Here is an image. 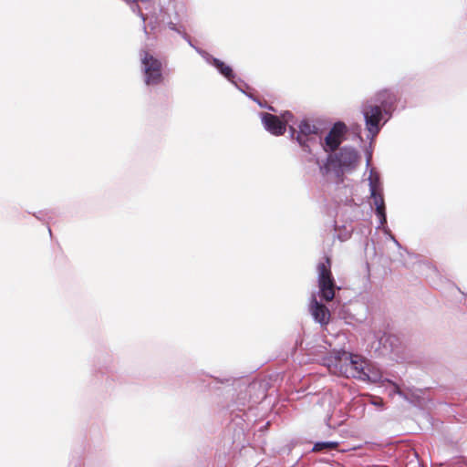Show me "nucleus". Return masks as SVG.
<instances>
[{
	"label": "nucleus",
	"mask_w": 467,
	"mask_h": 467,
	"mask_svg": "<svg viewBox=\"0 0 467 467\" xmlns=\"http://www.w3.org/2000/svg\"><path fill=\"white\" fill-rule=\"evenodd\" d=\"M327 366L333 373L361 379L365 377L368 361L358 355L337 351L327 359Z\"/></svg>",
	"instance_id": "nucleus-1"
},
{
	"label": "nucleus",
	"mask_w": 467,
	"mask_h": 467,
	"mask_svg": "<svg viewBox=\"0 0 467 467\" xmlns=\"http://www.w3.org/2000/svg\"><path fill=\"white\" fill-rule=\"evenodd\" d=\"M395 98L389 90H382L376 95L375 102L368 101L364 105L362 113L368 132L374 137L380 130V121L383 119L382 110L388 113Z\"/></svg>",
	"instance_id": "nucleus-2"
},
{
	"label": "nucleus",
	"mask_w": 467,
	"mask_h": 467,
	"mask_svg": "<svg viewBox=\"0 0 467 467\" xmlns=\"http://www.w3.org/2000/svg\"><path fill=\"white\" fill-rule=\"evenodd\" d=\"M358 162L357 150L351 148H342L338 154L329 155L327 162L320 166L324 176L333 174L336 179L342 181L345 172L353 171Z\"/></svg>",
	"instance_id": "nucleus-3"
},
{
	"label": "nucleus",
	"mask_w": 467,
	"mask_h": 467,
	"mask_svg": "<svg viewBox=\"0 0 467 467\" xmlns=\"http://www.w3.org/2000/svg\"><path fill=\"white\" fill-rule=\"evenodd\" d=\"M368 186L372 204L375 206V212L379 220V226H383L387 222L383 188L379 175L374 169L369 171Z\"/></svg>",
	"instance_id": "nucleus-4"
},
{
	"label": "nucleus",
	"mask_w": 467,
	"mask_h": 467,
	"mask_svg": "<svg viewBox=\"0 0 467 467\" xmlns=\"http://www.w3.org/2000/svg\"><path fill=\"white\" fill-rule=\"evenodd\" d=\"M317 268L319 296L326 301H331L335 296L336 285L330 270V259L327 257Z\"/></svg>",
	"instance_id": "nucleus-5"
},
{
	"label": "nucleus",
	"mask_w": 467,
	"mask_h": 467,
	"mask_svg": "<svg viewBox=\"0 0 467 467\" xmlns=\"http://www.w3.org/2000/svg\"><path fill=\"white\" fill-rule=\"evenodd\" d=\"M347 131V127L343 122H337L326 136L322 144L326 151H334L337 149Z\"/></svg>",
	"instance_id": "nucleus-6"
},
{
	"label": "nucleus",
	"mask_w": 467,
	"mask_h": 467,
	"mask_svg": "<svg viewBox=\"0 0 467 467\" xmlns=\"http://www.w3.org/2000/svg\"><path fill=\"white\" fill-rule=\"evenodd\" d=\"M261 119L265 129L271 134L279 136L285 131V123L279 117L270 113H261Z\"/></svg>",
	"instance_id": "nucleus-7"
},
{
	"label": "nucleus",
	"mask_w": 467,
	"mask_h": 467,
	"mask_svg": "<svg viewBox=\"0 0 467 467\" xmlns=\"http://www.w3.org/2000/svg\"><path fill=\"white\" fill-rule=\"evenodd\" d=\"M298 128L299 130L296 135V140L305 150L308 151L310 150L309 142L311 140L309 136L317 134L318 130L315 125L309 123L306 120H303L299 124Z\"/></svg>",
	"instance_id": "nucleus-8"
},
{
	"label": "nucleus",
	"mask_w": 467,
	"mask_h": 467,
	"mask_svg": "<svg viewBox=\"0 0 467 467\" xmlns=\"http://www.w3.org/2000/svg\"><path fill=\"white\" fill-rule=\"evenodd\" d=\"M309 309L312 317L317 322L320 323L321 325H327L329 322V310L317 300L315 295L312 296Z\"/></svg>",
	"instance_id": "nucleus-9"
},
{
	"label": "nucleus",
	"mask_w": 467,
	"mask_h": 467,
	"mask_svg": "<svg viewBox=\"0 0 467 467\" xmlns=\"http://www.w3.org/2000/svg\"><path fill=\"white\" fill-rule=\"evenodd\" d=\"M148 85L158 84L162 80L161 63L153 58L148 57Z\"/></svg>",
	"instance_id": "nucleus-10"
},
{
	"label": "nucleus",
	"mask_w": 467,
	"mask_h": 467,
	"mask_svg": "<svg viewBox=\"0 0 467 467\" xmlns=\"http://www.w3.org/2000/svg\"><path fill=\"white\" fill-rule=\"evenodd\" d=\"M199 53H201L203 56V57L206 59L208 63L213 64L220 71V73L223 75L228 80H232V78H234L233 70L229 66H226L223 62L220 61L217 58L212 57L208 54H204L201 51H199Z\"/></svg>",
	"instance_id": "nucleus-11"
},
{
	"label": "nucleus",
	"mask_w": 467,
	"mask_h": 467,
	"mask_svg": "<svg viewBox=\"0 0 467 467\" xmlns=\"http://www.w3.org/2000/svg\"><path fill=\"white\" fill-rule=\"evenodd\" d=\"M361 380L371 382H379L382 380V374L379 368L373 367L368 362V368L365 369V377Z\"/></svg>",
	"instance_id": "nucleus-12"
},
{
	"label": "nucleus",
	"mask_w": 467,
	"mask_h": 467,
	"mask_svg": "<svg viewBox=\"0 0 467 467\" xmlns=\"http://www.w3.org/2000/svg\"><path fill=\"white\" fill-rule=\"evenodd\" d=\"M338 445V442L337 441H321L317 442L314 447L313 451H322L324 450H331L337 448Z\"/></svg>",
	"instance_id": "nucleus-13"
},
{
	"label": "nucleus",
	"mask_w": 467,
	"mask_h": 467,
	"mask_svg": "<svg viewBox=\"0 0 467 467\" xmlns=\"http://www.w3.org/2000/svg\"><path fill=\"white\" fill-rule=\"evenodd\" d=\"M166 18V13H164L162 10L160 11V14L156 17V20L154 22L150 21L151 29L156 30L160 27L161 22H163Z\"/></svg>",
	"instance_id": "nucleus-14"
},
{
	"label": "nucleus",
	"mask_w": 467,
	"mask_h": 467,
	"mask_svg": "<svg viewBox=\"0 0 467 467\" xmlns=\"http://www.w3.org/2000/svg\"><path fill=\"white\" fill-rule=\"evenodd\" d=\"M281 118V120L285 123V126H286L289 125L292 121L293 114L289 111H285L284 114H282Z\"/></svg>",
	"instance_id": "nucleus-15"
},
{
	"label": "nucleus",
	"mask_w": 467,
	"mask_h": 467,
	"mask_svg": "<svg viewBox=\"0 0 467 467\" xmlns=\"http://www.w3.org/2000/svg\"><path fill=\"white\" fill-rule=\"evenodd\" d=\"M372 404L377 406V407H382L383 406V401L381 399H378V400H375L372 401Z\"/></svg>",
	"instance_id": "nucleus-16"
},
{
	"label": "nucleus",
	"mask_w": 467,
	"mask_h": 467,
	"mask_svg": "<svg viewBox=\"0 0 467 467\" xmlns=\"http://www.w3.org/2000/svg\"><path fill=\"white\" fill-rule=\"evenodd\" d=\"M141 63L144 66V72L146 73V55L141 57Z\"/></svg>",
	"instance_id": "nucleus-17"
},
{
	"label": "nucleus",
	"mask_w": 467,
	"mask_h": 467,
	"mask_svg": "<svg viewBox=\"0 0 467 467\" xmlns=\"http://www.w3.org/2000/svg\"><path fill=\"white\" fill-rule=\"evenodd\" d=\"M289 128H290L291 135H292V137H293V136L295 135V133H296V130H295V128H294L293 126H291V125L289 126Z\"/></svg>",
	"instance_id": "nucleus-18"
},
{
	"label": "nucleus",
	"mask_w": 467,
	"mask_h": 467,
	"mask_svg": "<svg viewBox=\"0 0 467 467\" xmlns=\"http://www.w3.org/2000/svg\"><path fill=\"white\" fill-rule=\"evenodd\" d=\"M394 389H395L396 393H398L399 395H402V392L400 390V389L396 385L394 386Z\"/></svg>",
	"instance_id": "nucleus-19"
},
{
	"label": "nucleus",
	"mask_w": 467,
	"mask_h": 467,
	"mask_svg": "<svg viewBox=\"0 0 467 467\" xmlns=\"http://www.w3.org/2000/svg\"><path fill=\"white\" fill-rule=\"evenodd\" d=\"M390 238L397 245H400L399 242L394 238V236L390 235Z\"/></svg>",
	"instance_id": "nucleus-20"
},
{
	"label": "nucleus",
	"mask_w": 467,
	"mask_h": 467,
	"mask_svg": "<svg viewBox=\"0 0 467 467\" xmlns=\"http://www.w3.org/2000/svg\"><path fill=\"white\" fill-rule=\"evenodd\" d=\"M170 28L172 29V30H175V26L172 23H171L170 24Z\"/></svg>",
	"instance_id": "nucleus-21"
},
{
	"label": "nucleus",
	"mask_w": 467,
	"mask_h": 467,
	"mask_svg": "<svg viewBox=\"0 0 467 467\" xmlns=\"http://www.w3.org/2000/svg\"><path fill=\"white\" fill-rule=\"evenodd\" d=\"M369 159H370V157H368V159H367V164L368 165L369 164Z\"/></svg>",
	"instance_id": "nucleus-22"
},
{
	"label": "nucleus",
	"mask_w": 467,
	"mask_h": 467,
	"mask_svg": "<svg viewBox=\"0 0 467 467\" xmlns=\"http://www.w3.org/2000/svg\"><path fill=\"white\" fill-rule=\"evenodd\" d=\"M231 82L234 83V85H236V82L234 81V78H232V80H230Z\"/></svg>",
	"instance_id": "nucleus-23"
}]
</instances>
